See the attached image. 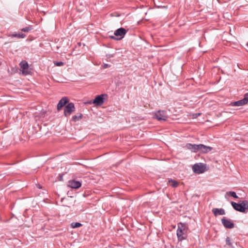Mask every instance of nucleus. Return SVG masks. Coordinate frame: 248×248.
Wrapping results in <instances>:
<instances>
[{
	"label": "nucleus",
	"mask_w": 248,
	"mask_h": 248,
	"mask_svg": "<svg viewBox=\"0 0 248 248\" xmlns=\"http://www.w3.org/2000/svg\"><path fill=\"white\" fill-rule=\"evenodd\" d=\"M110 65H109L108 64H104L103 65V67L104 68H107L108 67H109Z\"/></svg>",
	"instance_id": "nucleus-23"
},
{
	"label": "nucleus",
	"mask_w": 248,
	"mask_h": 248,
	"mask_svg": "<svg viewBox=\"0 0 248 248\" xmlns=\"http://www.w3.org/2000/svg\"><path fill=\"white\" fill-rule=\"evenodd\" d=\"M20 71L22 72L24 76H26L30 74V71L29 69V65L26 61H22L20 64Z\"/></svg>",
	"instance_id": "nucleus-7"
},
{
	"label": "nucleus",
	"mask_w": 248,
	"mask_h": 248,
	"mask_svg": "<svg viewBox=\"0 0 248 248\" xmlns=\"http://www.w3.org/2000/svg\"><path fill=\"white\" fill-rule=\"evenodd\" d=\"M248 102V93L245 94V97L241 100L231 103L232 106H242Z\"/></svg>",
	"instance_id": "nucleus-8"
},
{
	"label": "nucleus",
	"mask_w": 248,
	"mask_h": 248,
	"mask_svg": "<svg viewBox=\"0 0 248 248\" xmlns=\"http://www.w3.org/2000/svg\"><path fill=\"white\" fill-rule=\"evenodd\" d=\"M126 33V31L123 28H120L117 30H116L114 32V35L116 36H120V38H116L114 36H111L110 38L115 40H120L122 39L125 35Z\"/></svg>",
	"instance_id": "nucleus-4"
},
{
	"label": "nucleus",
	"mask_w": 248,
	"mask_h": 248,
	"mask_svg": "<svg viewBox=\"0 0 248 248\" xmlns=\"http://www.w3.org/2000/svg\"><path fill=\"white\" fill-rule=\"evenodd\" d=\"M12 36L18 38H24L26 36V35L23 33H18L12 34Z\"/></svg>",
	"instance_id": "nucleus-15"
},
{
	"label": "nucleus",
	"mask_w": 248,
	"mask_h": 248,
	"mask_svg": "<svg viewBox=\"0 0 248 248\" xmlns=\"http://www.w3.org/2000/svg\"><path fill=\"white\" fill-rule=\"evenodd\" d=\"M221 222L223 226L226 228L232 229L233 228L234 226L233 222H232L230 220L226 218L225 217L222 218Z\"/></svg>",
	"instance_id": "nucleus-10"
},
{
	"label": "nucleus",
	"mask_w": 248,
	"mask_h": 248,
	"mask_svg": "<svg viewBox=\"0 0 248 248\" xmlns=\"http://www.w3.org/2000/svg\"><path fill=\"white\" fill-rule=\"evenodd\" d=\"M212 212L215 216L223 215L225 214L224 210L222 208H213L212 209Z\"/></svg>",
	"instance_id": "nucleus-14"
},
{
	"label": "nucleus",
	"mask_w": 248,
	"mask_h": 248,
	"mask_svg": "<svg viewBox=\"0 0 248 248\" xmlns=\"http://www.w3.org/2000/svg\"><path fill=\"white\" fill-rule=\"evenodd\" d=\"M192 169L195 173H202L205 171L206 166L202 163L196 164L193 166Z\"/></svg>",
	"instance_id": "nucleus-6"
},
{
	"label": "nucleus",
	"mask_w": 248,
	"mask_h": 248,
	"mask_svg": "<svg viewBox=\"0 0 248 248\" xmlns=\"http://www.w3.org/2000/svg\"><path fill=\"white\" fill-rule=\"evenodd\" d=\"M75 108L73 103H68L64 108V115L66 117L69 116L71 114L75 111Z\"/></svg>",
	"instance_id": "nucleus-5"
},
{
	"label": "nucleus",
	"mask_w": 248,
	"mask_h": 248,
	"mask_svg": "<svg viewBox=\"0 0 248 248\" xmlns=\"http://www.w3.org/2000/svg\"><path fill=\"white\" fill-rule=\"evenodd\" d=\"M32 30L31 26H28L21 29V31L24 32H29Z\"/></svg>",
	"instance_id": "nucleus-19"
},
{
	"label": "nucleus",
	"mask_w": 248,
	"mask_h": 248,
	"mask_svg": "<svg viewBox=\"0 0 248 248\" xmlns=\"http://www.w3.org/2000/svg\"><path fill=\"white\" fill-rule=\"evenodd\" d=\"M186 147L194 153L200 152L203 154L207 153L213 149L212 147L205 146L202 144H192L191 143H187L186 145Z\"/></svg>",
	"instance_id": "nucleus-1"
},
{
	"label": "nucleus",
	"mask_w": 248,
	"mask_h": 248,
	"mask_svg": "<svg viewBox=\"0 0 248 248\" xmlns=\"http://www.w3.org/2000/svg\"><path fill=\"white\" fill-rule=\"evenodd\" d=\"M229 194L234 198H237L238 196L236 195L235 192L231 191L229 192Z\"/></svg>",
	"instance_id": "nucleus-22"
},
{
	"label": "nucleus",
	"mask_w": 248,
	"mask_h": 248,
	"mask_svg": "<svg viewBox=\"0 0 248 248\" xmlns=\"http://www.w3.org/2000/svg\"><path fill=\"white\" fill-rule=\"evenodd\" d=\"M155 116L158 121H165L167 118L166 113L164 111L159 110L155 113Z\"/></svg>",
	"instance_id": "nucleus-11"
},
{
	"label": "nucleus",
	"mask_w": 248,
	"mask_h": 248,
	"mask_svg": "<svg viewBox=\"0 0 248 248\" xmlns=\"http://www.w3.org/2000/svg\"><path fill=\"white\" fill-rule=\"evenodd\" d=\"M226 244L229 246L232 247V243H231V239L229 237H227L226 239Z\"/></svg>",
	"instance_id": "nucleus-21"
},
{
	"label": "nucleus",
	"mask_w": 248,
	"mask_h": 248,
	"mask_svg": "<svg viewBox=\"0 0 248 248\" xmlns=\"http://www.w3.org/2000/svg\"><path fill=\"white\" fill-rule=\"evenodd\" d=\"M169 183L170 184V186L173 187H176L178 186V182L172 179H170Z\"/></svg>",
	"instance_id": "nucleus-16"
},
{
	"label": "nucleus",
	"mask_w": 248,
	"mask_h": 248,
	"mask_svg": "<svg viewBox=\"0 0 248 248\" xmlns=\"http://www.w3.org/2000/svg\"><path fill=\"white\" fill-rule=\"evenodd\" d=\"M106 96V94H101L97 96L93 100V103L96 105H101L104 103V96Z\"/></svg>",
	"instance_id": "nucleus-13"
},
{
	"label": "nucleus",
	"mask_w": 248,
	"mask_h": 248,
	"mask_svg": "<svg viewBox=\"0 0 248 248\" xmlns=\"http://www.w3.org/2000/svg\"><path fill=\"white\" fill-rule=\"evenodd\" d=\"M71 227L73 228H79L82 226V224L78 222H73L71 224Z\"/></svg>",
	"instance_id": "nucleus-18"
},
{
	"label": "nucleus",
	"mask_w": 248,
	"mask_h": 248,
	"mask_svg": "<svg viewBox=\"0 0 248 248\" xmlns=\"http://www.w3.org/2000/svg\"><path fill=\"white\" fill-rule=\"evenodd\" d=\"M54 64L57 66H61L64 65V63L62 62H54Z\"/></svg>",
	"instance_id": "nucleus-20"
},
{
	"label": "nucleus",
	"mask_w": 248,
	"mask_h": 248,
	"mask_svg": "<svg viewBox=\"0 0 248 248\" xmlns=\"http://www.w3.org/2000/svg\"><path fill=\"white\" fill-rule=\"evenodd\" d=\"M67 186L72 188L78 189L81 186V184L79 181L72 180L68 182Z\"/></svg>",
	"instance_id": "nucleus-9"
},
{
	"label": "nucleus",
	"mask_w": 248,
	"mask_h": 248,
	"mask_svg": "<svg viewBox=\"0 0 248 248\" xmlns=\"http://www.w3.org/2000/svg\"><path fill=\"white\" fill-rule=\"evenodd\" d=\"M81 118H82V114H79L77 115L73 116L72 117V120L73 121L76 122V121L80 120V119H81Z\"/></svg>",
	"instance_id": "nucleus-17"
},
{
	"label": "nucleus",
	"mask_w": 248,
	"mask_h": 248,
	"mask_svg": "<svg viewBox=\"0 0 248 248\" xmlns=\"http://www.w3.org/2000/svg\"><path fill=\"white\" fill-rule=\"evenodd\" d=\"M69 102V99L66 97H62L59 102L57 105V109L60 110Z\"/></svg>",
	"instance_id": "nucleus-12"
},
{
	"label": "nucleus",
	"mask_w": 248,
	"mask_h": 248,
	"mask_svg": "<svg viewBox=\"0 0 248 248\" xmlns=\"http://www.w3.org/2000/svg\"><path fill=\"white\" fill-rule=\"evenodd\" d=\"M232 205L236 211L245 213L246 209H248V202L247 201H242L240 203H237L232 202Z\"/></svg>",
	"instance_id": "nucleus-3"
},
{
	"label": "nucleus",
	"mask_w": 248,
	"mask_h": 248,
	"mask_svg": "<svg viewBox=\"0 0 248 248\" xmlns=\"http://www.w3.org/2000/svg\"><path fill=\"white\" fill-rule=\"evenodd\" d=\"M187 229L185 224L180 223L178 224L177 236L179 241H181L186 238Z\"/></svg>",
	"instance_id": "nucleus-2"
},
{
	"label": "nucleus",
	"mask_w": 248,
	"mask_h": 248,
	"mask_svg": "<svg viewBox=\"0 0 248 248\" xmlns=\"http://www.w3.org/2000/svg\"><path fill=\"white\" fill-rule=\"evenodd\" d=\"M200 115V113H196L193 115L194 118H196Z\"/></svg>",
	"instance_id": "nucleus-24"
},
{
	"label": "nucleus",
	"mask_w": 248,
	"mask_h": 248,
	"mask_svg": "<svg viewBox=\"0 0 248 248\" xmlns=\"http://www.w3.org/2000/svg\"><path fill=\"white\" fill-rule=\"evenodd\" d=\"M57 82H63V81H57Z\"/></svg>",
	"instance_id": "nucleus-25"
}]
</instances>
